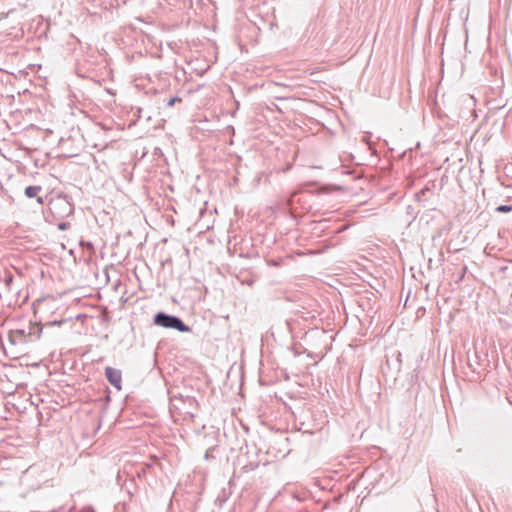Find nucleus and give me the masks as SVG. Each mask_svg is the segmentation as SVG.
<instances>
[{
  "label": "nucleus",
  "instance_id": "obj_7",
  "mask_svg": "<svg viewBox=\"0 0 512 512\" xmlns=\"http://www.w3.org/2000/svg\"><path fill=\"white\" fill-rule=\"evenodd\" d=\"M57 227L61 231H65L70 227V223L62 220H58Z\"/></svg>",
  "mask_w": 512,
  "mask_h": 512
},
{
  "label": "nucleus",
  "instance_id": "obj_1",
  "mask_svg": "<svg viewBox=\"0 0 512 512\" xmlns=\"http://www.w3.org/2000/svg\"><path fill=\"white\" fill-rule=\"evenodd\" d=\"M49 212L52 217L51 220L47 217L49 222L63 220L74 213V205L70 199L65 195H58L52 198L48 204Z\"/></svg>",
  "mask_w": 512,
  "mask_h": 512
},
{
  "label": "nucleus",
  "instance_id": "obj_5",
  "mask_svg": "<svg viewBox=\"0 0 512 512\" xmlns=\"http://www.w3.org/2000/svg\"><path fill=\"white\" fill-rule=\"evenodd\" d=\"M42 191V187L38 185L28 186L25 189V195L28 198L36 197L37 203L43 204V198L39 196V193Z\"/></svg>",
  "mask_w": 512,
  "mask_h": 512
},
{
  "label": "nucleus",
  "instance_id": "obj_6",
  "mask_svg": "<svg viewBox=\"0 0 512 512\" xmlns=\"http://www.w3.org/2000/svg\"><path fill=\"white\" fill-rule=\"evenodd\" d=\"M3 281L5 283V285L10 288L12 282H13V275H11L10 273L8 272H5L4 273V276H3Z\"/></svg>",
  "mask_w": 512,
  "mask_h": 512
},
{
  "label": "nucleus",
  "instance_id": "obj_8",
  "mask_svg": "<svg viewBox=\"0 0 512 512\" xmlns=\"http://www.w3.org/2000/svg\"><path fill=\"white\" fill-rule=\"evenodd\" d=\"M511 210H512V206H509V205H500L496 208V211L500 212V213H507V212H510Z\"/></svg>",
  "mask_w": 512,
  "mask_h": 512
},
{
  "label": "nucleus",
  "instance_id": "obj_3",
  "mask_svg": "<svg viewBox=\"0 0 512 512\" xmlns=\"http://www.w3.org/2000/svg\"><path fill=\"white\" fill-rule=\"evenodd\" d=\"M154 324L164 327L176 329L180 332H189L190 327L187 326L178 316L158 312L154 316Z\"/></svg>",
  "mask_w": 512,
  "mask_h": 512
},
{
  "label": "nucleus",
  "instance_id": "obj_4",
  "mask_svg": "<svg viewBox=\"0 0 512 512\" xmlns=\"http://www.w3.org/2000/svg\"><path fill=\"white\" fill-rule=\"evenodd\" d=\"M105 376L113 387L117 390H121L122 373L119 369L108 366L105 368Z\"/></svg>",
  "mask_w": 512,
  "mask_h": 512
},
{
  "label": "nucleus",
  "instance_id": "obj_2",
  "mask_svg": "<svg viewBox=\"0 0 512 512\" xmlns=\"http://www.w3.org/2000/svg\"><path fill=\"white\" fill-rule=\"evenodd\" d=\"M42 330L43 327L39 323H29L25 328L11 330L9 338L13 344L35 341L40 338Z\"/></svg>",
  "mask_w": 512,
  "mask_h": 512
},
{
  "label": "nucleus",
  "instance_id": "obj_10",
  "mask_svg": "<svg viewBox=\"0 0 512 512\" xmlns=\"http://www.w3.org/2000/svg\"><path fill=\"white\" fill-rule=\"evenodd\" d=\"M426 191H429V190H428V189H426V190H425V189H423V190L421 191V193H422V194H424Z\"/></svg>",
  "mask_w": 512,
  "mask_h": 512
},
{
  "label": "nucleus",
  "instance_id": "obj_9",
  "mask_svg": "<svg viewBox=\"0 0 512 512\" xmlns=\"http://www.w3.org/2000/svg\"><path fill=\"white\" fill-rule=\"evenodd\" d=\"M182 99L179 98V97H172L171 99H169V101L167 102V106L168 107H172L176 102H181Z\"/></svg>",
  "mask_w": 512,
  "mask_h": 512
}]
</instances>
